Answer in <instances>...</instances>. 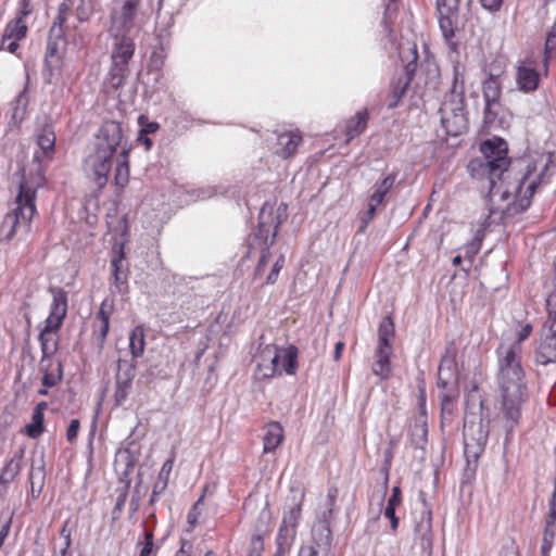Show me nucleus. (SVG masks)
I'll list each match as a JSON object with an SVG mask.
<instances>
[{"mask_svg":"<svg viewBox=\"0 0 556 556\" xmlns=\"http://www.w3.org/2000/svg\"><path fill=\"white\" fill-rule=\"evenodd\" d=\"M483 160H473L468 168L473 177H486L489 180V218L500 223L526 211L541 184L548 181L553 157L540 154L525 162L516 172L508 168L507 143L493 138L481 144Z\"/></svg>","mask_w":556,"mask_h":556,"instance_id":"obj_1","label":"nucleus"},{"mask_svg":"<svg viewBox=\"0 0 556 556\" xmlns=\"http://www.w3.org/2000/svg\"><path fill=\"white\" fill-rule=\"evenodd\" d=\"M45 174L40 156L35 153L30 166L23 169L14 208L0 225V240L11 241L15 236H25L30 230L33 217L37 213L36 193L43 186Z\"/></svg>","mask_w":556,"mask_h":556,"instance_id":"obj_2","label":"nucleus"},{"mask_svg":"<svg viewBox=\"0 0 556 556\" xmlns=\"http://www.w3.org/2000/svg\"><path fill=\"white\" fill-rule=\"evenodd\" d=\"M521 346L501 344L498 356V388L502 396V409L506 427L513 429L520 417V405L527 397L525 372L520 365Z\"/></svg>","mask_w":556,"mask_h":556,"instance_id":"obj_3","label":"nucleus"},{"mask_svg":"<svg viewBox=\"0 0 556 556\" xmlns=\"http://www.w3.org/2000/svg\"><path fill=\"white\" fill-rule=\"evenodd\" d=\"M123 137V127L118 122H104L97 135L94 151L85 159V170L99 188L108 184L113 156L122 144Z\"/></svg>","mask_w":556,"mask_h":556,"instance_id":"obj_4","label":"nucleus"},{"mask_svg":"<svg viewBox=\"0 0 556 556\" xmlns=\"http://www.w3.org/2000/svg\"><path fill=\"white\" fill-rule=\"evenodd\" d=\"M441 125L448 136H459L467 129V117L464 112V77L459 67L453 71V84L439 110Z\"/></svg>","mask_w":556,"mask_h":556,"instance_id":"obj_5","label":"nucleus"},{"mask_svg":"<svg viewBox=\"0 0 556 556\" xmlns=\"http://www.w3.org/2000/svg\"><path fill=\"white\" fill-rule=\"evenodd\" d=\"M111 67L104 81L109 90H117L129 75V62L135 53V36H112Z\"/></svg>","mask_w":556,"mask_h":556,"instance_id":"obj_6","label":"nucleus"},{"mask_svg":"<svg viewBox=\"0 0 556 556\" xmlns=\"http://www.w3.org/2000/svg\"><path fill=\"white\" fill-rule=\"evenodd\" d=\"M141 0H113L110 13L112 36H136L141 28Z\"/></svg>","mask_w":556,"mask_h":556,"instance_id":"obj_7","label":"nucleus"},{"mask_svg":"<svg viewBox=\"0 0 556 556\" xmlns=\"http://www.w3.org/2000/svg\"><path fill=\"white\" fill-rule=\"evenodd\" d=\"M285 208L281 210V206L275 211L274 206L267 203L261 208L256 236L257 238L264 239L265 247L262 249L260 260L255 267V276L263 275L264 268L269 262L271 256L269 247L275 242L277 230L282 223V215L285 214Z\"/></svg>","mask_w":556,"mask_h":556,"instance_id":"obj_8","label":"nucleus"},{"mask_svg":"<svg viewBox=\"0 0 556 556\" xmlns=\"http://www.w3.org/2000/svg\"><path fill=\"white\" fill-rule=\"evenodd\" d=\"M459 0H437L440 29L446 40L455 35Z\"/></svg>","mask_w":556,"mask_h":556,"instance_id":"obj_9","label":"nucleus"},{"mask_svg":"<svg viewBox=\"0 0 556 556\" xmlns=\"http://www.w3.org/2000/svg\"><path fill=\"white\" fill-rule=\"evenodd\" d=\"M52 294V302L50 305V313L45 321V326L49 329H59L62 325L67 312V294L66 292L56 287L49 289Z\"/></svg>","mask_w":556,"mask_h":556,"instance_id":"obj_10","label":"nucleus"},{"mask_svg":"<svg viewBox=\"0 0 556 556\" xmlns=\"http://www.w3.org/2000/svg\"><path fill=\"white\" fill-rule=\"evenodd\" d=\"M402 58H403V60L407 59V62L405 64V77L399 78L397 83L393 86V90H392L393 101L389 104L390 108H395L399 104L400 100L406 92V89H407L408 85L410 84L413 76L416 72L417 58H418L416 46L409 47L408 55L402 56Z\"/></svg>","mask_w":556,"mask_h":556,"instance_id":"obj_11","label":"nucleus"},{"mask_svg":"<svg viewBox=\"0 0 556 556\" xmlns=\"http://www.w3.org/2000/svg\"><path fill=\"white\" fill-rule=\"evenodd\" d=\"M535 361L547 365L556 361V328L543 326L541 339L535 351Z\"/></svg>","mask_w":556,"mask_h":556,"instance_id":"obj_12","label":"nucleus"},{"mask_svg":"<svg viewBox=\"0 0 556 556\" xmlns=\"http://www.w3.org/2000/svg\"><path fill=\"white\" fill-rule=\"evenodd\" d=\"M456 349L453 344L446 348L439 366V387L448 389L457 383Z\"/></svg>","mask_w":556,"mask_h":556,"instance_id":"obj_13","label":"nucleus"},{"mask_svg":"<svg viewBox=\"0 0 556 556\" xmlns=\"http://www.w3.org/2000/svg\"><path fill=\"white\" fill-rule=\"evenodd\" d=\"M516 83L519 90L526 93L533 92L538 89L540 75L532 61L525 60L519 63L516 72Z\"/></svg>","mask_w":556,"mask_h":556,"instance_id":"obj_14","label":"nucleus"},{"mask_svg":"<svg viewBox=\"0 0 556 556\" xmlns=\"http://www.w3.org/2000/svg\"><path fill=\"white\" fill-rule=\"evenodd\" d=\"M111 276L112 290L117 293L124 294L128 288V268L125 262L123 250L115 254L111 260Z\"/></svg>","mask_w":556,"mask_h":556,"instance_id":"obj_15","label":"nucleus"},{"mask_svg":"<svg viewBox=\"0 0 556 556\" xmlns=\"http://www.w3.org/2000/svg\"><path fill=\"white\" fill-rule=\"evenodd\" d=\"M275 357H278L277 354V345L275 344H266L264 346H260V351L255 356L256 359V375L261 379H269L274 377V371L270 363H273Z\"/></svg>","mask_w":556,"mask_h":556,"instance_id":"obj_16","label":"nucleus"},{"mask_svg":"<svg viewBox=\"0 0 556 556\" xmlns=\"http://www.w3.org/2000/svg\"><path fill=\"white\" fill-rule=\"evenodd\" d=\"M415 541L424 552L432 548V518L430 511H424L415 528Z\"/></svg>","mask_w":556,"mask_h":556,"instance_id":"obj_17","label":"nucleus"},{"mask_svg":"<svg viewBox=\"0 0 556 556\" xmlns=\"http://www.w3.org/2000/svg\"><path fill=\"white\" fill-rule=\"evenodd\" d=\"M112 311L113 304L110 303L108 300H104L101 303L100 309L96 317V321L93 325V334L101 344L105 341L110 329V317L112 315Z\"/></svg>","mask_w":556,"mask_h":556,"instance_id":"obj_18","label":"nucleus"},{"mask_svg":"<svg viewBox=\"0 0 556 556\" xmlns=\"http://www.w3.org/2000/svg\"><path fill=\"white\" fill-rule=\"evenodd\" d=\"M301 142L302 137L299 132L290 131L280 134L277 137L276 154L288 159L295 153Z\"/></svg>","mask_w":556,"mask_h":556,"instance_id":"obj_19","label":"nucleus"},{"mask_svg":"<svg viewBox=\"0 0 556 556\" xmlns=\"http://www.w3.org/2000/svg\"><path fill=\"white\" fill-rule=\"evenodd\" d=\"M393 349L377 348L375 352V362L371 366L372 374L380 379H388L391 376V355Z\"/></svg>","mask_w":556,"mask_h":556,"instance_id":"obj_20","label":"nucleus"},{"mask_svg":"<svg viewBox=\"0 0 556 556\" xmlns=\"http://www.w3.org/2000/svg\"><path fill=\"white\" fill-rule=\"evenodd\" d=\"M501 92V84L496 77L490 76L484 80L483 98L485 101L484 113L486 118L492 114V106L498 102Z\"/></svg>","mask_w":556,"mask_h":556,"instance_id":"obj_21","label":"nucleus"},{"mask_svg":"<svg viewBox=\"0 0 556 556\" xmlns=\"http://www.w3.org/2000/svg\"><path fill=\"white\" fill-rule=\"evenodd\" d=\"M483 408H484V402L481 399V395L479 394L478 389L473 388L467 394V400H466V417H465V425H464V437H465L466 445H468V443H467V435H468L467 431L469 429L468 428V422H469L468 417L477 415V410H479V414L482 417Z\"/></svg>","mask_w":556,"mask_h":556,"instance_id":"obj_22","label":"nucleus"},{"mask_svg":"<svg viewBox=\"0 0 556 556\" xmlns=\"http://www.w3.org/2000/svg\"><path fill=\"white\" fill-rule=\"evenodd\" d=\"M36 142L47 159L52 157L55 147V134L51 125H43L36 134Z\"/></svg>","mask_w":556,"mask_h":556,"instance_id":"obj_23","label":"nucleus"},{"mask_svg":"<svg viewBox=\"0 0 556 556\" xmlns=\"http://www.w3.org/2000/svg\"><path fill=\"white\" fill-rule=\"evenodd\" d=\"M283 440V428L277 421H271L266 426L264 435V453L274 452Z\"/></svg>","mask_w":556,"mask_h":556,"instance_id":"obj_24","label":"nucleus"},{"mask_svg":"<svg viewBox=\"0 0 556 556\" xmlns=\"http://www.w3.org/2000/svg\"><path fill=\"white\" fill-rule=\"evenodd\" d=\"M295 536V530L280 526L276 536L275 556H287L291 551Z\"/></svg>","mask_w":556,"mask_h":556,"instance_id":"obj_25","label":"nucleus"},{"mask_svg":"<svg viewBox=\"0 0 556 556\" xmlns=\"http://www.w3.org/2000/svg\"><path fill=\"white\" fill-rule=\"evenodd\" d=\"M330 517L323 514L320 522L313 528V540L317 547L329 548L331 544V530L328 519Z\"/></svg>","mask_w":556,"mask_h":556,"instance_id":"obj_26","label":"nucleus"},{"mask_svg":"<svg viewBox=\"0 0 556 556\" xmlns=\"http://www.w3.org/2000/svg\"><path fill=\"white\" fill-rule=\"evenodd\" d=\"M368 112L366 110L358 111L355 116L351 117L346 123V141H351L358 137L367 126Z\"/></svg>","mask_w":556,"mask_h":556,"instance_id":"obj_27","label":"nucleus"},{"mask_svg":"<svg viewBox=\"0 0 556 556\" xmlns=\"http://www.w3.org/2000/svg\"><path fill=\"white\" fill-rule=\"evenodd\" d=\"M298 348L289 345L279 348L280 365L287 375H294L298 369Z\"/></svg>","mask_w":556,"mask_h":556,"instance_id":"obj_28","label":"nucleus"},{"mask_svg":"<svg viewBox=\"0 0 556 556\" xmlns=\"http://www.w3.org/2000/svg\"><path fill=\"white\" fill-rule=\"evenodd\" d=\"M146 333L143 326H136L129 332V351L132 358H139L144 353L146 346Z\"/></svg>","mask_w":556,"mask_h":556,"instance_id":"obj_29","label":"nucleus"},{"mask_svg":"<svg viewBox=\"0 0 556 556\" xmlns=\"http://www.w3.org/2000/svg\"><path fill=\"white\" fill-rule=\"evenodd\" d=\"M115 184L123 188L126 186L129 179V166H128V150L123 147L116 163L115 168Z\"/></svg>","mask_w":556,"mask_h":556,"instance_id":"obj_30","label":"nucleus"},{"mask_svg":"<svg viewBox=\"0 0 556 556\" xmlns=\"http://www.w3.org/2000/svg\"><path fill=\"white\" fill-rule=\"evenodd\" d=\"M401 489L399 486L392 488V494L388 500L387 506L384 508V517L390 520V525L392 530H396L399 527V519L395 515L396 507L401 504Z\"/></svg>","mask_w":556,"mask_h":556,"instance_id":"obj_31","label":"nucleus"},{"mask_svg":"<svg viewBox=\"0 0 556 556\" xmlns=\"http://www.w3.org/2000/svg\"><path fill=\"white\" fill-rule=\"evenodd\" d=\"M394 338V324L391 317H384L378 328L377 348L393 349L391 341Z\"/></svg>","mask_w":556,"mask_h":556,"instance_id":"obj_32","label":"nucleus"},{"mask_svg":"<svg viewBox=\"0 0 556 556\" xmlns=\"http://www.w3.org/2000/svg\"><path fill=\"white\" fill-rule=\"evenodd\" d=\"M395 178H396L395 174H389L380 182L376 184L375 190L369 198V202L379 206L382 203L386 194L393 187Z\"/></svg>","mask_w":556,"mask_h":556,"instance_id":"obj_33","label":"nucleus"},{"mask_svg":"<svg viewBox=\"0 0 556 556\" xmlns=\"http://www.w3.org/2000/svg\"><path fill=\"white\" fill-rule=\"evenodd\" d=\"M27 26L22 20V17H17L14 22L9 23L4 29L2 35V45H5L7 40L15 39L21 40L26 36Z\"/></svg>","mask_w":556,"mask_h":556,"instance_id":"obj_34","label":"nucleus"},{"mask_svg":"<svg viewBox=\"0 0 556 556\" xmlns=\"http://www.w3.org/2000/svg\"><path fill=\"white\" fill-rule=\"evenodd\" d=\"M302 514V501L287 507L283 511L281 527L296 531Z\"/></svg>","mask_w":556,"mask_h":556,"instance_id":"obj_35","label":"nucleus"},{"mask_svg":"<svg viewBox=\"0 0 556 556\" xmlns=\"http://www.w3.org/2000/svg\"><path fill=\"white\" fill-rule=\"evenodd\" d=\"M54 331H56V329H49L47 326H45L39 334L38 340L43 357L49 356L55 350V343L53 340Z\"/></svg>","mask_w":556,"mask_h":556,"instance_id":"obj_36","label":"nucleus"},{"mask_svg":"<svg viewBox=\"0 0 556 556\" xmlns=\"http://www.w3.org/2000/svg\"><path fill=\"white\" fill-rule=\"evenodd\" d=\"M29 479L31 494L33 496H38L41 493L45 483L43 465H40L37 468L33 466L30 469Z\"/></svg>","mask_w":556,"mask_h":556,"instance_id":"obj_37","label":"nucleus"},{"mask_svg":"<svg viewBox=\"0 0 556 556\" xmlns=\"http://www.w3.org/2000/svg\"><path fill=\"white\" fill-rule=\"evenodd\" d=\"M45 430L43 413L33 412L31 422L25 427L26 434L31 439L39 438Z\"/></svg>","mask_w":556,"mask_h":556,"instance_id":"obj_38","label":"nucleus"},{"mask_svg":"<svg viewBox=\"0 0 556 556\" xmlns=\"http://www.w3.org/2000/svg\"><path fill=\"white\" fill-rule=\"evenodd\" d=\"M555 538H556V526L545 525L542 545H541L542 556H549V551L552 549V547L554 545Z\"/></svg>","mask_w":556,"mask_h":556,"instance_id":"obj_39","label":"nucleus"},{"mask_svg":"<svg viewBox=\"0 0 556 556\" xmlns=\"http://www.w3.org/2000/svg\"><path fill=\"white\" fill-rule=\"evenodd\" d=\"M427 425L426 421L416 422L412 428V442L416 446H422L427 441Z\"/></svg>","mask_w":556,"mask_h":556,"instance_id":"obj_40","label":"nucleus"},{"mask_svg":"<svg viewBox=\"0 0 556 556\" xmlns=\"http://www.w3.org/2000/svg\"><path fill=\"white\" fill-rule=\"evenodd\" d=\"M556 50V27H553L546 36L544 48V70L547 71L548 60Z\"/></svg>","mask_w":556,"mask_h":556,"instance_id":"obj_41","label":"nucleus"},{"mask_svg":"<svg viewBox=\"0 0 556 556\" xmlns=\"http://www.w3.org/2000/svg\"><path fill=\"white\" fill-rule=\"evenodd\" d=\"M547 320L544 325L556 328V291L546 299Z\"/></svg>","mask_w":556,"mask_h":556,"instance_id":"obj_42","label":"nucleus"},{"mask_svg":"<svg viewBox=\"0 0 556 556\" xmlns=\"http://www.w3.org/2000/svg\"><path fill=\"white\" fill-rule=\"evenodd\" d=\"M130 388H131L130 380L117 381L115 394H114L115 402L117 405H121L125 402V400L127 399V396L129 394Z\"/></svg>","mask_w":556,"mask_h":556,"instance_id":"obj_43","label":"nucleus"},{"mask_svg":"<svg viewBox=\"0 0 556 556\" xmlns=\"http://www.w3.org/2000/svg\"><path fill=\"white\" fill-rule=\"evenodd\" d=\"M147 486H143L141 481H138L135 485L134 493L130 500V509L136 513L140 507V501L147 493Z\"/></svg>","mask_w":556,"mask_h":556,"instance_id":"obj_44","label":"nucleus"},{"mask_svg":"<svg viewBox=\"0 0 556 556\" xmlns=\"http://www.w3.org/2000/svg\"><path fill=\"white\" fill-rule=\"evenodd\" d=\"M156 548L154 547V534L152 531L144 532V543L139 552V556H154Z\"/></svg>","mask_w":556,"mask_h":556,"instance_id":"obj_45","label":"nucleus"},{"mask_svg":"<svg viewBox=\"0 0 556 556\" xmlns=\"http://www.w3.org/2000/svg\"><path fill=\"white\" fill-rule=\"evenodd\" d=\"M285 265V255L279 254L273 263L271 270L266 278V283L273 285L277 281L280 270Z\"/></svg>","mask_w":556,"mask_h":556,"instance_id":"obj_46","label":"nucleus"},{"mask_svg":"<svg viewBox=\"0 0 556 556\" xmlns=\"http://www.w3.org/2000/svg\"><path fill=\"white\" fill-rule=\"evenodd\" d=\"M377 207V205L372 204L371 202H368L367 211L364 212L359 217L362 223V225L359 226V232H364L369 223L374 219Z\"/></svg>","mask_w":556,"mask_h":556,"instance_id":"obj_47","label":"nucleus"},{"mask_svg":"<svg viewBox=\"0 0 556 556\" xmlns=\"http://www.w3.org/2000/svg\"><path fill=\"white\" fill-rule=\"evenodd\" d=\"M480 245V240H472L463 247L462 251L464 253V258L469 261V265H471L473 257L478 254Z\"/></svg>","mask_w":556,"mask_h":556,"instance_id":"obj_48","label":"nucleus"},{"mask_svg":"<svg viewBox=\"0 0 556 556\" xmlns=\"http://www.w3.org/2000/svg\"><path fill=\"white\" fill-rule=\"evenodd\" d=\"M216 193V190L212 187L206 188H199L195 190H192L191 197L192 200H205L212 198Z\"/></svg>","mask_w":556,"mask_h":556,"instance_id":"obj_49","label":"nucleus"},{"mask_svg":"<svg viewBox=\"0 0 556 556\" xmlns=\"http://www.w3.org/2000/svg\"><path fill=\"white\" fill-rule=\"evenodd\" d=\"M545 525L556 526V486L549 501V511L545 519Z\"/></svg>","mask_w":556,"mask_h":556,"instance_id":"obj_50","label":"nucleus"},{"mask_svg":"<svg viewBox=\"0 0 556 556\" xmlns=\"http://www.w3.org/2000/svg\"><path fill=\"white\" fill-rule=\"evenodd\" d=\"M263 540L260 535L253 536L248 556H262Z\"/></svg>","mask_w":556,"mask_h":556,"instance_id":"obj_51","label":"nucleus"},{"mask_svg":"<svg viewBox=\"0 0 556 556\" xmlns=\"http://www.w3.org/2000/svg\"><path fill=\"white\" fill-rule=\"evenodd\" d=\"M174 467V458H168L164 464L162 465L157 479L164 480L168 482L169 475Z\"/></svg>","mask_w":556,"mask_h":556,"instance_id":"obj_52","label":"nucleus"},{"mask_svg":"<svg viewBox=\"0 0 556 556\" xmlns=\"http://www.w3.org/2000/svg\"><path fill=\"white\" fill-rule=\"evenodd\" d=\"M58 370H59L58 375H54L52 372H45V375L42 377V386L43 387L51 388L56 384V382L61 378L60 365H58Z\"/></svg>","mask_w":556,"mask_h":556,"instance_id":"obj_53","label":"nucleus"},{"mask_svg":"<svg viewBox=\"0 0 556 556\" xmlns=\"http://www.w3.org/2000/svg\"><path fill=\"white\" fill-rule=\"evenodd\" d=\"M201 502V498L191 507L187 515V521L188 525L193 528L198 523V518L200 516V509L199 504Z\"/></svg>","mask_w":556,"mask_h":556,"instance_id":"obj_54","label":"nucleus"},{"mask_svg":"<svg viewBox=\"0 0 556 556\" xmlns=\"http://www.w3.org/2000/svg\"><path fill=\"white\" fill-rule=\"evenodd\" d=\"M79 427H80V424H79V420H77V419H73L70 422L67 430H66V438L70 442H73L77 438Z\"/></svg>","mask_w":556,"mask_h":556,"instance_id":"obj_55","label":"nucleus"},{"mask_svg":"<svg viewBox=\"0 0 556 556\" xmlns=\"http://www.w3.org/2000/svg\"><path fill=\"white\" fill-rule=\"evenodd\" d=\"M532 326L530 324H526L521 327L517 334V341L514 344H518L520 346V343L525 341L531 333Z\"/></svg>","mask_w":556,"mask_h":556,"instance_id":"obj_56","label":"nucleus"},{"mask_svg":"<svg viewBox=\"0 0 556 556\" xmlns=\"http://www.w3.org/2000/svg\"><path fill=\"white\" fill-rule=\"evenodd\" d=\"M482 7L489 11L500 10L503 0H480Z\"/></svg>","mask_w":556,"mask_h":556,"instance_id":"obj_57","label":"nucleus"},{"mask_svg":"<svg viewBox=\"0 0 556 556\" xmlns=\"http://www.w3.org/2000/svg\"><path fill=\"white\" fill-rule=\"evenodd\" d=\"M192 549V544L188 541H181V546L175 554V556H190Z\"/></svg>","mask_w":556,"mask_h":556,"instance_id":"obj_58","label":"nucleus"},{"mask_svg":"<svg viewBox=\"0 0 556 556\" xmlns=\"http://www.w3.org/2000/svg\"><path fill=\"white\" fill-rule=\"evenodd\" d=\"M167 483H168L167 481L157 479L153 485L152 492L155 494H159V495L163 494V492L167 488Z\"/></svg>","mask_w":556,"mask_h":556,"instance_id":"obj_59","label":"nucleus"},{"mask_svg":"<svg viewBox=\"0 0 556 556\" xmlns=\"http://www.w3.org/2000/svg\"><path fill=\"white\" fill-rule=\"evenodd\" d=\"M337 496V489H330L328 492V501H329V508L326 513L327 516L331 517L332 514V507L334 505V500Z\"/></svg>","mask_w":556,"mask_h":556,"instance_id":"obj_60","label":"nucleus"},{"mask_svg":"<svg viewBox=\"0 0 556 556\" xmlns=\"http://www.w3.org/2000/svg\"><path fill=\"white\" fill-rule=\"evenodd\" d=\"M10 527H11V518L8 519L1 527H0V541L2 543H4L5 539L8 538L9 535V531H10Z\"/></svg>","mask_w":556,"mask_h":556,"instance_id":"obj_61","label":"nucleus"},{"mask_svg":"<svg viewBox=\"0 0 556 556\" xmlns=\"http://www.w3.org/2000/svg\"><path fill=\"white\" fill-rule=\"evenodd\" d=\"M10 527H11V518L8 519L1 527H0V541L2 543H4L5 539L8 538L9 535V531H10Z\"/></svg>","mask_w":556,"mask_h":556,"instance_id":"obj_62","label":"nucleus"},{"mask_svg":"<svg viewBox=\"0 0 556 556\" xmlns=\"http://www.w3.org/2000/svg\"><path fill=\"white\" fill-rule=\"evenodd\" d=\"M298 556H317L315 546H301Z\"/></svg>","mask_w":556,"mask_h":556,"instance_id":"obj_63","label":"nucleus"},{"mask_svg":"<svg viewBox=\"0 0 556 556\" xmlns=\"http://www.w3.org/2000/svg\"><path fill=\"white\" fill-rule=\"evenodd\" d=\"M20 16L22 20L30 13L29 0H21Z\"/></svg>","mask_w":556,"mask_h":556,"instance_id":"obj_64","label":"nucleus"}]
</instances>
